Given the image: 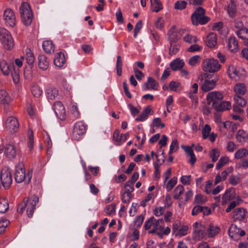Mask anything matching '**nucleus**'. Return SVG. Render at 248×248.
I'll return each instance as SVG.
<instances>
[{
    "mask_svg": "<svg viewBox=\"0 0 248 248\" xmlns=\"http://www.w3.org/2000/svg\"><path fill=\"white\" fill-rule=\"evenodd\" d=\"M31 178V171H29L27 173H25V169L24 164L19 162L16 166V170L15 172V179L16 183H20L25 181V183L29 184Z\"/></svg>",
    "mask_w": 248,
    "mask_h": 248,
    "instance_id": "1",
    "label": "nucleus"
},
{
    "mask_svg": "<svg viewBox=\"0 0 248 248\" xmlns=\"http://www.w3.org/2000/svg\"><path fill=\"white\" fill-rule=\"evenodd\" d=\"M191 21L194 25H204L210 20V18L205 16V10L201 7H198L191 16Z\"/></svg>",
    "mask_w": 248,
    "mask_h": 248,
    "instance_id": "2",
    "label": "nucleus"
},
{
    "mask_svg": "<svg viewBox=\"0 0 248 248\" xmlns=\"http://www.w3.org/2000/svg\"><path fill=\"white\" fill-rule=\"evenodd\" d=\"M170 232V227L164 228V221L163 219H156L155 218V221L154 222L153 228L148 232L150 234L156 233L158 236L167 235Z\"/></svg>",
    "mask_w": 248,
    "mask_h": 248,
    "instance_id": "3",
    "label": "nucleus"
},
{
    "mask_svg": "<svg viewBox=\"0 0 248 248\" xmlns=\"http://www.w3.org/2000/svg\"><path fill=\"white\" fill-rule=\"evenodd\" d=\"M21 19L26 25L31 24L32 19V13L30 6L27 2H23L20 7Z\"/></svg>",
    "mask_w": 248,
    "mask_h": 248,
    "instance_id": "4",
    "label": "nucleus"
},
{
    "mask_svg": "<svg viewBox=\"0 0 248 248\" xmlns=\"http://www.w3.org/2000/svg\"><path fill=\"white\" fill-rule=\"evenodd\" d=\"M0 41L4 47L11 49L14 46V40L9 31L5 28H0Z\"/></svg>",
    "mask_w": 248,
    "mask_h": 248,
    "instance_id": "5",
    "label": "nucleus"
},
{
    "mask_svg": "<svg viewBox=\"0 0 248 248\" xmlns=\"http://www.w3.org/2000/svg\"><path fill=\"white\" fill-rule=\"evenodd\" d=\"M202 66L204 71L209 73H214L218 71L221 66L217 60L214 59H205L203 60Z\"/></svg>",
    "mask_w": 248,
    "mask_h": 248,
    "instance_id": "6",
    "label": "nucleus"
},
{
    "mask_svg": "<svg viewBox=\"0 0 248 248\" xmlns=\"http://www.w3.org/2000/svg\"><path fill=\"white\" fill-rule=\"evenodd\" d=\"M0 178L2 186L5 189H8L12 183V177L10 169L5 167L0 171Z\"/></svg>",
    "mask_w": 248,
    "mask_h": 248,
    "instance_id": "7",
    "label": "nucleus"
},
{
    "mask_svg": "<svg viewBox=\"0 0 248 248\" xmlns=\"http://www.w3.org/2000/svg\"><path fill=\"white\" fill-rule=\"evenodd\" d=\"M24 200L26 204L27 215L29 217H32L36 204L39 202V198L35 195H33L30 198H25Z\"/></svg>",
    "mask_w": 248,
    "mask_h": 248,
    "instance_id": "8",
    "label": "nucleus"
},
{
    "mask_svg": "<svg viewBox=\"0 0 248 248\" xmlns=\"http://www.w3.org/2000/svg\"><path fill=\"white\" fill-rule=\"evenodd\" d=\"M3 17L6 26L13 27L16 25V16L11 9L7 8L4 10Z\"/></svg>",
    "mask_w": 248,
    "mask_h": 248,
    "instance_id": "9",
    "label": "nucleus"
},
{
    "mask_svg": "<svg viewBox=\"0 0 248 248\" xmlns=\"http://www.w3.org/2000/svg\"><path fill=\"white\" fill-rule=\"evenodd\" d=\"M193 229L194 237L196 239L200 240L207 235V229L202 224L195 222L193 225Z\"/></svg>",
    "mask_w": 248,
    "mask_h": 248,
    "instance_id": "10",
    "label": "nucleus"
},
{
    "mask_svg": "<svg viewBox=\"0 0 248 248\" xmlns=\"http://www.w3.org/2000/svg\"><path fill=\"white\" fill-rule=\"evenodd\" d=\"M86 131V126L83 122H78L74 126L73 130V137L78 140L80 137L84 135Z\"/></svg>",
    "mask_w": 248,
    "mask_h": 248,
    "instance_id": "11",
    "label": "nucleus"
},
{
    "mask_svg": "<svg viewBox=\"0 0 248 248\" xmlns=\"http://www.w3.org/2000/svg\"><path fill=\"white\" fill-rule=\"evenodd\" d=\"M228 234L232 239L237 241L245 234V232L237 228L236 225L232 224L228 230Z\"/></svg>",
    "mask_w": 248,
    "mask_h": 248,
    "instance_id": "12",
    "label": "nucleus"
},
{
    "mask_svg": "<svg viewBox=\"0 0 248 248\" xmlns=\"http://www.w3.org/2000/svg\"><path fill=\"white\" fill-rule=\"evenodd\" d=\"M177 32L173 31L171 30L169 31V40L170 42L169 54L170 55L175 54L179 50V45L178 44H174L175 39H177L176 38H175Z\"/></svg>",
    "mask_w": 248,
    "mask_h": 248,
    "instance_id": "13",
    "label": "nucleus"
},
{
    "mask_svg": "<svg viewBox=\"0 0 248 248\" xmlns=\"http://www.w3.org/2000/svg\"><path fill=\"white\" fill-rule=\"evenodd\" d=\"M19 127V124L17 119L14 117L7 118L5 122V127L7 130L11 132H16Z\"/></svg>",
    "mask_w": 248,
    "mask_h": 248,
    "instance_id": "14",
    "label": "nucleus"
},
{
    "mask_svg": "<svg viewBox=\"0 0 248 248\" xmlns=\"http://www.w3.org/2000/svg\"><path fill=\"white\" fill-rule=\"evenodd\" d=\"M53 109L57 117L60 119L64 120L65 119V109L61 102H56L53 105Z\"/></svg>",
    "mask_w": 248,
    "mask_h": 248,
    "instance_id": "15",
    "label": "nucleus"
},
{
    "mask_svg": "<svg viewBox=\"0 0 248 248\" xmlns=\"http://www.w3.org/2000/svg\"><path fill=\"white\" fill-rule=\"evenodd\" d=\"M223 95L218 92H212L208 93L206 96L207 104L210 105L211 103L217 104L223 99Z\"/></svg>",
    "mask_w": 248,
    "mask_h": 248,
    "instance_id": "16",
    "label": "nucleus"
},
{
    "mask_svg": "<svg viewBox=\"0 0 248 248\" xmlns=\"http://www.w3.org/2000/svg\"><path fill=\"white\" fill-rule=\"evenodd\" d=\"M212 107L217 111H223L230 109L231 108V103L229 101H220L217 104L212 103Z\"/></svg>",
    "mask_w": 248,
    "mask_h": 248,
    "instance_id": "17",
    "label": "nucleus"
},
{
    "mask_svg": "<svg viewBox=\"0 0 248 248\" xmlns=\"http://www.w3.org/2000/svg\"><path fill=\"white\" fill-rule=\"evenodd\" d=\"M4 154L9 159L15 157L16 153V147L14 145L9 144L5 145L4 148Z\"/></svg>",
    "mask_w": 248,
    "mask_h": 248,
    "instance_id": "18",
    "label": "nucleus"
},
{
    "mask_svg": "<svg viewBox=\"0 0 248 248\" xmlns=\"http://www.w3.org/2000/svg\"><path fill=\"white\" fill-rule=\"evenodd\" d=\"M14 67L13 64H9L7 62L4 60H2L0 62V70L5 76L9 75L11 70L14 68Z\"/></svg>",
    "mask_w": 248,
    "mask_h": 248,
    "instance_id": "19",
    "label": "nucleus"
},
{
    "mask_svg": "<svg viewBox=\"0 0 248 248\" xmlns=\"http://www.w3.org/2000/svg\"><path fill=\"white\" fill-rule=\"evenodd\" d=\"M159 85L158 83L152 77L148 78L146 82L144 83L143 86V90L147 91L152 89L155 91L157 90Z\"/></svg>",
    "mask_w": 248,
    "mask_h": 248,
    "instance_id": "20",
    "label": "nucleus"
},
{
    "mask_svg": "<svg viewBox=\"0 0 248 248\" xmlns=\"http://www.w3.org/2000/svg\"><path fill=\"white\" fill-rule=\"evenodd\" d=\"M38 65L39 68L43 70H46L49 66V61L46 57L43 55L40 54L38 57Z\"/></svg>",
    "mask_w": 248,
    "mask_h": 248,
    "instance_id": "21",
    "label": "nucleus"
},
{
    "mask_svg": "<svg viewBox=\"0 0 248 248\" xmlns=\"http://www.w3.org/2000/svg\"><path fill=\"white\" fill-rule=\"evenodd\" d=\"M66 60L64 54L61 52L58 53L54 60V64L58 67H62L65 63Z\"/></svg>",
    "mask_w": 248,
    "mask_h": 248,
    "instance_id": "22",
    "label": "nucleus"
},
{
    "mask_svg": "<svg viewBox=\"0 0 248 248\" xmlns=\"http://www.w3.org/2000/svg\"><path fill=\"white\" fill-rule=\"evenodd\" d=\"M247 211L243 208H236L233 213V218L234 220H242L246 215Z\"/></svg>",
    "mask_w": 248,
    "mask_h": 248,
    "instance_id": "23",
    "label": "nucleus"
},
{
    "mask_svg": "<svg viewBox=\"0 0 248 248\" xmlns=\"http://www.w3.org/2000/svg\"><path fill=\"white\" fill-rule=\"evenodd\" d=\"M185 65L184 61L179 58L173 60L170 63V67L173 71L181 70Z\"/></svg>",
    "mask_w": 248,
    "mask_h": 248,
    "instance_id": "24",
    "label": "nucleus"
},
{
    "mask_svg": "<svg viewBox=\"0 0 248 248\" xmlns=\"http://www.w3.org/2000/svg\"><path fill=\"white\" fill-rule=\"evenodd\" d=\"M216 85V81L214 80L205 79L202 86L203 91L207 92L213 89Z\"/></svg>",
    "mask_w": 248,
    "mask_h": 248,
    "instance_id": "25",
    "label": "nucleus"
},
{
    "mask_svg": "<svg viewBox=\"0 0 248 248\" xmlns=\"http://www.w3.org/2000/svg\"><path fill=\"white\" fill-rule=\"evenodd\" d=\"M11 101V98L9 93L4 90H0V104L5 105Z\"/></svg>",
    "mask_w": 248,
    "mask_h": 248,
    "instance_id": "26",
    "label": "nucleus"
},
{
    "mask_svg": "<svg viewBox=\"0 0 248 248\" xmlns=\"http://www.w3.org/2000/svg\"><path fill=\"white\" fill-rule=\"evenodd\" d=\"M152 110L150 106H147L142 111L140 114L136 118L135 121L138 122H143L146 120L148 117L149 113Z\"/></svg>",
    "mask_w": 248,
    "mask_h": 248,
    "instance_id": "27",
    "label": "nucleus"
},
{
    "mask_svg": "<svg viewBox=\"0 0 248 248\" xmlns=\"http://www.w3.org/2000/svg\"><path fill=\"white\" fill-rule=\"evenodd\" d=\"M235 33L239 38L245 40V44L248 46V29L244 28L236 31Z\"/></svg>",
    "mask_w": 248,
    "mask_h": 248,
    "instance_id": "28",
    "label": "nucleus"
},
{
    "mask_svg": "<svg viewBox=\"0 0 248 248\" xmlns=\"http://www.w3.org/2000/svg\"><path fill=\"white\" fill-rule=\"evenodd\" d=\"M46 97L49 100H53L59 95L58 90L54 87H48L46 90Z\"/></svg>",
    "mask_w": 248,
    "mask_h": 248,
    "instance_id": "29",
    "label": "nucleus"
},
{
    "mask_svg": "<svg viewBox=\"0 0 248 248\" xmlns=\"http://www.w3.org/2000/svg\"><path fill=\"white\" fill-rule=\"evenodd\" d=\"M207 233L208 237H213L220 231V228L214 225L211 224L207 228Z\"/></svg>",
    "mask_w": 248,
    "mask_h": 248,
    "instance_id": "30",
    "label": "nucleus"
},
{
    "mask_svg": "<svg viewBox=\"0 0 248 248\" xmlns=\"http://www.w3.org/2000/svg\"><path fill=\"white\" fill-rule=\"evenodd\" d=\"M233 90L235 93V95H243L246 92V87L244 83H238L233 87Z\"/></svg>",
    "mask_w": 248,
    "mask_h": 248,
    "instance_id": "31",
    "label": "nucleus"
},
{
    "mask_svg": "<svg viewBox=\"0 0 248 248\" xmlns=\"http://www.w3.org/2000/svg\"><path fill=\"white\" fill-rule=\"evenodd\" d=\"M217 35L213 32L210 33L206 37V43L209 47H213L217 44Z\"/></svg>",
    "mask_w": 248,
    "mask_h": 248,
    "instance_id": "32",
    "label": "nucleus"
},
{
    "mask_svg": "<svg viewBox=\"0 0 248 248\" xmlns=\"http://www.w3.org/2000/svg\"><path fill=\"white\" fill-rule=\"evenodd\" d=\"M128 134H121L120 136V132L118 130H115L113 135V140L119 142L117 145H120V142H124L127 139Z\"/></svg>",
    "mask_w": 248,
    "mask_h": 248,
    "instance_id": "33",
    "label": "nucleus"
},
{
    "mask_svg": "<svg viewBox=\"0 0 248 248\" xmlns=\"http://www.w3.org/2000/svg\"><path fill=\"white\" fill-rule=\"evenodd\" d=\"M35 58L33 53L29 48L26 49V61L27 63L32 67L34 62Z\"/></svg>",
    "mask_w": 248,
    "mask_h": 248,
    "instance_id": "34",
    "label": "nucleus"
},
{
    "mask_svg": "<svg viewBox=\"0 0 248 248\" xmlns=\"http://www.w3.org/2000/svg\"><path fill=\"white\" fill-rule=\"evenodd\" d=\"M234 196V189L230 188L226 190L222 196V204H225L228 201Z\"/></svg>",
    "mask_w": 248,
    "mask_h": 248,
    "instance_id": "35",
    "label": "nucleus"
},
{
    "mask_svg": "<svg viewBox=\"0 0 248 248\" xmlns=\"http://www.w3.org/2000/svg\"><path fill=\"white\" fill-rule=\"evenodd\" d=\"M234 196V189L230 188L226 190L222 196V204H225L228 201Z\"/></svg>",
    "mask_w": 248,
    "mask_h": 248,
    "instance_id": "36",
    "label": "nucleus"
},
{
    "mask_svg": "<svg viewBox=\"0 0 248 248\" xmlns=\"http://www.w3.org/2000/svg\"><path fill=\"white\" fill-rule=\"evenodd\" d=\"M236 140L240 143H243L248 140V135L243 130H239L237 133Z\"/></svg>",
    "mask_w": 248,
    "mask_h": 248,
    "instance_id": "37",
    "label": "nucleus"
},
{
    "mask_svg": "<svg viewBox=\"0 0 248 248\" xmlns=\"http://www.w3.org/2000/svg\"><path fill=\"white\" fill-rule=\"evenodd\" d=\"M43 48L44 51L47 53H51L54 51V46L50 41H45L43 43Z\"/></svg>",
    "mask_w": 248,
    "mask_h": 248,
    "instance_id": "38",
    "label": "nucleus"
},
{
    "mask_svg": "<svg viewBox=\"0 0 248 248\" xmlns=\"http://www.w3.org/2000/svg\"><path fill=\"white\" fill-rule=\"evenodd\" d=\"M228 48L231 51H235L238 49V43L234 37H230L228 40Z\"/></svg>",
    "mask_w": 248,
    "mask_h": 248,
    "instance_id": "39",
    "label": "nucleus"
},
{
    "mask_svg": "<svg viewBox=\"0 0 248 248\" xmlns=\"http://www.w3.org/2000/svg\"><path fill=\"white\" fill-rule=\"evenodd\" d=\"M150 1L151 8L152 11L158 12L163 8L162 3L159 0H150Z\"/></svg>",
    "mask_w": 248,
    "mask_h": 248,
    "instance_id": "40",
    "label": "nucleus"
},
{
    "mask_svg": "<svg viewBox=\"0 0 248 248\" xmlns=\"http://www.w3.org/2000/svg\"><path fill=\"white\" fill-rule=\"evenodd\" d=\"M237 8L235 2L231 0L228 3L227 7V12L231 17H233L236 13Z\"/></svg>",
    "mask_w": 248,
    "mask_h": 248,
    "instance_id": "41",
    "label": "nucleus"
},
{
    "mask_svg": "<svg viewBox=\"0 0 248 248\" xmlns=\"http://www.w3.org/2000/svg\"><path fill=\"white\" fill-rule=\"evenodd\" d=\"M9 209V203L5 199H0V213H5Z\"/></svg>",
    "mask_w": 248,
    "mask_h": 248,
    "instance_id": "42",
    "label": "nucleus"
},
{
    "mask_svg": "<svg viewBox=\"0 0 248 248\" xmlns=\"http://www.w3.org/2000/svg\"><path fill=\"white\" fill-rule=\"evenodd\" d=\"M234 101L235 104L240 107H244L247 104V101L241 95H234Z\"/></svg>",
    "mask_w": 248,
    "mask_h": 248,
    "instance_id": "43",
    "label": "nucleus"
},
{
    "mask_svg": "<svg viewBox=\"0 0 248 248\" xmlns=\"http://www.w3.org/2000/svg\"><path fill=\"white\" fill-rule=\"evenodd\" d=\"M185 189L183 186L178 185L174 190V195L173 198L175 199H179L180 196L184 192Z\"/></svg>",
    "mask_w": 248,
    "mask_h": 248,
    "instance_id": "44",
    "label": "nucleus"
},
{
    "mask_svg": "<svg viewBox=\"0 0 248 248\" xmlns=\"http://www.w3.org/2000/svg\"><path fill=\"white\" fill-rule=\"evenodd\" d=\"M248 155V151L245 148L240 149L235 153V157L236 159L242 158Z\"/></svg>",
    "mask_w": 248,
    "mask_h": 248,
    "instance_id": "45",
    "label": "nucleus"
},
{
    "mask_svg": "<svg viewBox=\"0 0 248 248\" xmlns=\"http://www.w3.org/2000/svg\"><path fill=\"white\" fill-rule=\"evenodd\" d=\"M122 59L120 56H118L116 61V71L118 76H121L122 74Z\"/></svg>",
    "mask_w": 248,
    "mask_h": 248,
    "instance_id": "46",
    "label": "nucleus"
},
{
    "mask_svg": "<svg viewBox=\"0 0 248 248\" xmlns=\"http://www.w3.org/2000/svg\"><path fill=\"white\" fill-rule=\"evenodd\" d=\"M31 93L34 97H39L42 94L43 91L39 86L35 85L32 87Z\"/></svg>",
    "mask_w": 248,
    "mask_h": 248,
    "instance_id": "47",
    "label": "nucleus"
},
{
    "mask_svg": "<svg viewBox=\"0 0 248 248\" xmlns=\"http://www.w3.org/2000/svg\"><path fill=\"white\" fill-rule=\"evenodd\" d=\"M29 141L28 142V147L30 151L33 148V131L31 129L28 130Z\"/></svg>",
    "mask_w": 248,
    "mask_h": 248,
    "instance_id": "48",
    "label": "nucleus"
},
{
    "mask_svg": "<svg viewBox=\"0 0 248 248\" xmlns=\"http://www.w3.org/2000/svg\"><path fill=\"white\" fill-rule=\"evenodd\" d=\"M229 158L227 157H221L216 165V169L217 170L220 169L221 168L227 164Z\"/></svg>",
    "mask_w": 248,
    "mask_h": 248,
    "instance_id": "49",
    "label": "nucleus"
},
{
    "mask_svg": "<svg viewBox=\"0 0 248 248\" xmlns=\"http://www.w3.org/2000/svg\"><path fill=\"white\" fill-rule=\"evenodd\" d=\"M177 178L176 177H172L167 183L166 188L168 191H170L176 184Z\"/></svg>",
    "mask_w": 248,
    "mask_h": 248,
    "instance_id": "50",
    "label": "nucleus"
},
{
    "mask_svg": "<svg viewBox=\"0 0 248 248\" xmlns=\"http://www.w3.org/2000/svg\"><path fill=\"white\" fill-rule=\"evenodd\" d=\"M211 130V128L210 126L208 124H206L202 129V135L203 139H206L208 137Z\"/></svg>",
    "mask_w": 248,
    "mask_h": 248,
    "instance_id": "51",
    "label": "nucleus"
},
{
    "mask_svg": "<svg viewBox=\"0 0 248 248\" xmlns=\"http://www.w3.org/2000/svg\"><path fill=\"white\" fill-rule=\"evenodd\" d=\"M220 155L219 151L217 149L212 150L210 153V156L213 162H216Z\"/></svg>",
    "mask_w": 248,
    "mask_h": 248,
    "instance_id": "52",
    "label": "nucleus"
},
{
    "mask_svg": "<svg viewBox=\"0 0 248 248\" xmlns=\"http://www.w3.org/2000/svg\"><path fill=\"white\" fill-rule=\"evenodd\" d=\"M10 222L7 219H1L0 220V234L3 232Z\"/></svg>",
    "mask_w": 248,
    "mask_h": 248,
    "instance_id": "53",
    "label": "nucleus"
},
{
    "mask_svg": "<svg viewBox=\"0 0 248 248\" xmlns=\"http://www.w3.org/2000/svg\"><path fill=\"white\" fill-rule=\"evenodd\" d=\"M132 197V194L131 193L124 192L121 195V200L123 202L128 203L130 202Z\"/></svg>",
    "mask_w": 248,
    "mask_h": 248,
    "instance_id": "54",
    "label": "nucleus"
},
{
    "mask_svg": "<svg viewBox=\"0 0 248 248\" xmlns=\"http://www.w3.org/2000/svg\"><path fill=\"white\" fill-rule=\"evenodd\" d=\"M188 227L186 226L183 225L181 227L178 231L176 232L175 235L177 236H185L187 234Z\"/></svg>",
    "mask_w": 248,
    "mask_h": 248,
    "instance_id": "55",
    "label": "nucleus"
},
{
    "mask_svg": "<svg viewBox=\"0 0 248 248\" xmlns=\"http://www.w3.org/2000/svg\"><path fill=\"white\" fill-rule=\"evenodd\" d=\"M10 74H11V75H12V77L13 78V80L14 82H15V83H16V84L18 83L19 82V79H20L19 74L18 70H16L14 68V70H11Z\"/></svg>",
    "mask_w": 248,
    "mask_h": 248,
    "instance_id": "56",
    "label": "nucleus"
},
{
    "mask_svg": "<svg viewBox=\"0 0 248 248\" xmlns=\"http://www.w3.org/2000/svg\"><path fill=\"white\" fill-rule=\"evenodd\" d=\"M155 221V218L154 217H151L145 223L144 227L146 230H148L152 227L153 228L154 222Z\"/></svg>",
    "mask_w": 248,
    "mask_h": 248,
    "instance_id": "57",
    "label": "nucleus"
},
{
    "mask_svg": "<svg viewBox=\"0 0 248 248\" xmlns=\"http://www.w3.org/2000/svg\"><path fill=\"white\" fill-rule=\"evenodd\" d=\"M184 40L187 43L192 44L196 43L197 41V39L195 36H192L190 34H187L184 37Z\"/></svg>",
    "mask_w": 248,
    "mask_h": 248,
    "instance_id": "58",
    "label": "nucleus"
},
{
    "mask_svg": "<svg viewBox=\"0 0 248 248\" xmlns=\"http://www.w3.org/2000/svg\"><path fill=\"white\" fill-rule=\"evenodd\" d=\"M178 148V143L177 140H173L170 146L169 154L170 155L173 152L176 151Z\"/></svg>",
    "mask_w": 248,
    "mask_h": 248,
    "instance_id": "59",
    "label": "nucleus"
},
{
    "mask_svg": "<svg viewBox=\"0 0 248 248\" xmlns=\"http://www.w3.org/2000/svg\"><path fill=\"white\" fill-rule=\"evenodd\" d=\"M115 212V204H111L107 206L106 208V213L107 214L110 215L114 214Z\"/></svg>",
    "mask_w": 248,
    "mask_h": 248,
    "instance_id": "60",
    "label": "nucleus"
},
{
    "mask_svg": "<svg viewBox=\"0 0 248 248\" xmlns=\"http://www.w3.org/2000/svg\"><path fill=\"white\" fill-rule=\"evenodd\" d=\"M186 4L185 1H178L175 3V8L182 10L186 7Z\"/></svg>",
    "mask_w": 248,
    "mask_h": 248,
    "instance_id": "61",
    "label": "nucleus"
},
{
    "mask_svg": "<svg viewBox=\"0 0 248 248\" xmlns=\"http://www.w3.org/2000/svg\"><path fill=\"white\" fill-rule=\"evenodd\" d=\"M199 59L200 57L198 55L193 56L189 59L188 63L191 66H195L199 63Z\"/></svg>",
    "mask_w": 248,
    "mask_h": 248,
    "instance_id": "62",
    "label": "nucleus"
},
{
    "mask_svg": "<svg viewBox=\"0 0 248 248\" xmlns=\"http://www.w3.org/2000/svg\"><path fill=\"white\" fill-rule=\"evenodd\" d=\"M206 202V199L202 195H196L194 202L198 204H203Z\"/></svg>",
    "mask_w": 248,
    "mask_h": 248,
    "instance_id": "63",
    "label": "nucleus"
},
{
    "mask_svg": "<svg viewBox=\"0 0 248 248\" xmlns=\"http://www.w3.org/2000/svg\"><path fill=\"white\" fill-rule=\"evenodd\" d=\"M71 114L74 116L75 118H78L79 116V112L78 108L76 106L73 105L70 109Z\"/></svg>",
    "mask_w": 248,
    "mask_h": 248,
    "instance_id": "64",
    "label": "nucleus"
}]
</instances>
